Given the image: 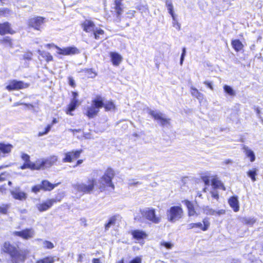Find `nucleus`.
<instances>
[{"label":"nucleus","mask_w":263,"mask_h":263,"mask_svg":"<svg viewBox=\"0 0 263 263\" xmlns=\"http://www.w3.org/2000/svg\"><path fill=\"white\" fill-rule=\"evenodd\" d=\"M104 34V31L102 29L100 28H98L96 27L94 31L93 32V34L94 35V37L96 40H99L102 39L100 36L103 35Z\"/></svg>","instance_id":"f704fd0d"},{"label":"nucleus","mask_w":263,"mask_h":263,"mask_svg":"<svg viewBox=\"0 0 263 263\" xmlns=\"http://www.w3.org/2000/svg\"><path fill=\"white\" fill-rule=\"evenodd\" d=\"M149 114L162 127L167 126L170 124L171 119L165 118V116L161 112L157 110H150Z\"/></svg>","instance_id":"6e6552de"},{"label":"nucleus","mask_w":263,"mask_h":263,"mask_svg":"<svg viewBox=\"0 0 263 263\" xmlns=\"http://www.w3.org/2000/svg\"><path fill=\"white\" fill-rule=\"evenodd\" d=\"M231 44L233 48L237 52L240 51L243 49V45L239 40H232Z\"/></svg>","instance_id":"bb28decb"},{"label":"nucleus","mask_w":263,"mask_h":263,"mask_svg":"<svg viewBox=\"0 0 263 263\" xmlns=\"http://www.w3.org/2000/svg\"><path fill=\"white\" fill-rule=\"evenodd\" d=\"M195 228V223H190L187 226V229H192Z\"/></svg>","instance_id":"052dcab7"},{"label":"nucleus","mask_w":263,"mask_h":263,"mask_svg":"<svg viewBox=\"0 0 263 263\" xmlns=\"http://www.w3.org/2000/svg\"><path fill=\"white\" fill-rule=\"evenodd\" d=\"M103 107L105 108L106 111L114 110L116 106L114 102L111 101H106L104 102L103 98Z\"/></svg>","instance_id":"2f4dec72"},{"label":"nucleus","mask_w":263,"mask_h":263,"mask_svg":"<svg viewBox=\"0 0 263 263\" xmlns=\"http://www.w3.org/2000/svg\"><path fill=\"white\" fill-rule=\"evenodd\" d=\"M13 146L11 144L0 142V154L2 153L4 155L9 154Z\"/></svg>","instance_id":"aec40b11"},{"label":"nucleus","mask_w":263,"mask_h":263,"mask_svg":"<svg viewBox=\"0 0 263 263\" xmlns=\"http://www.w3.org/2000/svg\"><path fill=\"white\" fill-rule=\"evenodd\" d=\"M21 158L22 160L24 161V163L21 165L20 168L22 170L26 168L33 170V164L30 161V156L26 154L23 153Z\"/></svg>","instance_id":"2eb2a0df"},{"label":"nucleus","mask_w":263,"mask_h":263,"mask_svg":"<svg viewBox=\"0 0 263 263\" xmlns=\"http://www.w3.org/2000/svg\"><path fill=\"white\" fill-rule=\"evenodd\" d=\"M58 161V157L52 156L46 159H39L34 162V170H44L51 167Z\"/></svg>","instance_id":"39448f33"},{"label":"nucleus","mask_w":263,"mask_h":263,"mask_svg":"<svg viewBox=\"0 0 263 263\" xmlns=\"http://www.w3.org/2000/svg\"><path fill=\"white\" fill-rule=\"evenodd\" d=\"M241 222L247 225L252 226L256 222V219L254 217H243Z\"/></svg>","instance_id":"473e14b6"},{"label":"nucleus","mask_w":263,"mask_h":263,"mask_svg":"<svg viewBox=\"0 0 263 263\" xmlns=\"http://www.w3.org/2000/svg\"><path fill=\"white\" fill-rule=\"evenodd\" d=\"M96 183V179L95 178H91L88 180L87 183L78 182L72 184V187L77 192L83 193V194H90L94 190Z\"/></svg>","instance_id":"7ed1b4c3"},{"label":"nucleus","mask_w":263,"mask_h":263,"mask_svg":"<svg viewBox=\"0 0 263 263\" xmlns=\"http://www.w3.org/2000/svg\"><path fill=\"white\" fill-rule=\"evenodd\" d=\"M212 196L214 198L217 199L219 198V195L217 193H214V192L212 193Z\"/></svg>","instance_id":"680f3d73"},{"label":"nucleus","mask_w":263,"mask_h":263,"mask_svg":"<svg viewBox=\"0 0 263 263\" xmlns=\"http://www.w3.org/2000/svg\"><path fill=\"white\" fill-rule=\"evenodd\" d=\"M60 199H58L57 198L48 199L41 203L37 204L36 206L40 212H44L49 209L54 203L57 201H60Z\"/></svg>","instance_id":"9b49d317"},{"label":"nucleus","mask_w":263,"mask_h":263,"mask_svg":"<svg viewBox=\"0 0 263 263\" xmlns=\"http://www.w3.org/2000/svg\"><path fill=\"white\" fill-rule=\"evenodd\" d=\"M103 107V98L98 95L91 101V105L87 108L86 115L89 118H93Z\"/></svg>","instance_id":"f257e3e1"},{"label":"nucleus","mask_w":263,"mask_h":263,"mask_svg":"<svg viewBox=\"0 0 263 263\" xmlns=\"http://www.w3.org/2000/svg\"><path fill=\"white\" fill-rule=\"evenodd\" d=\"M121 1L122 0H115V5H121Z\"/></svg>","instance_id":"e2e57ef3"},{"label":"nucleus","mask_w":263,"mask_h":263,"mask_svg":"<svg viewBox=\"0 0 263 263\" xmlns=\"http://www.w3.org/2000/svg\"><path fill=\"white\" fill-rule=\"evenodd\" d=\"M28 86V85L27 83H25L23 81L13 80L9 82V84L7 85L6 88L9 91H11L25 88L27 87Z\"/></svg>","instance_id":"f8f14e48"},{"label":"nucleus","mask_w":263,"mask_h":263,"mask_svg":"<svg viewBox=\"0 0 263 263\" xmlns=\"http://www.w3.org/2000/svg\"><path fill=\"white\" fill-rule=\"evenodd\" d=\"M131 234L134 239L138 240L143 239L147 236V234L145 232L140 230L132 231Z\"/></svg>","instance_id":"6ab92c4d"},{"label":"nucleus","mask_w":263,"mask_h":263,"mask_svg":"<svg viewBox=\"0 0 263 263\" xmlns=\"http://www.w3.org/2000/svg\"><path fill=\"white\" fill-rule=\"evenodd\" d=\"M115 9L117 13V17H119L123 12V10L121 8V5H115Z\"/></svg>","instance_id":"a18cd8bd"},{"label":"nucleus","mask_w":263,"mask_h":263,"mask_svg":"<svg viewBox=\"0 0 263 263\" xmlns=\"http://www.w3.org/2000/svg\"><path fill=\"white\" fill-rule=\"evenodd\" d=\"M230 206L233 209L234 211L237 212L239 210V201L237 196L230 197L228 201Z\"/></svg>","instance_id":"a211bd4d"},{"label":"nucleus","mask_w":263,"mask_h":263,"mask_svg":"<svg viewBox=\"0 0 263 263\" xmlns=\"http://www.w3.org/2000/svg\"><path fill=\"white\" fill-rule=\"evenodd\" d=\"M12 33L11 31L10 24L8 22L0 23V34Z\"/></svg>","instance_id":"4be33fe9"},{"label":"nucleus","mask_w":263,"mask_h":263,"mask_svg":"<svg viewBox=\"0 0 263 263\" xmlns=\"http://www.w3.org/2000/svg\"><path fill=\"white\" fill-rule=\"evenodd\" d=\"M57 123H58V120L56 118H53L51 124H48L45 128V130L44 132H40L39 133V136H42L48 133V132L50 130L53 124H56Z\"/></svg>","instance_id":"72a5a7b5"},{"label":"nucleus","mask_w":263,"mask_h":263,"mask_svg":"<svg viewBox=\"0 0 263 263\" xmlns=\"http://www.w3.org/2000/svg\"><path fill=\"white\" fill-rule=\"evenodd\" d=\"M68 80H69V84L72 87H74L75 86V82H74V80L73 79V78L72 77H69Z\"/></svg>","instance_id":"603ef678"},{"label":"nucleus","mask_w":263,"mask_h":263,"mask_svg":"<svg viewBox=\"0 0 263 263\" xmlns=\"http://www.w3.org/2000/svg\"><path fill=\"white\" fill-rule=\"evenodd\" d=\"M204 84H205L210 89L213 90V87L211 82L204 81Z\"/></svg>","instance_id":"5fc2aeb1"},{"label":"nucleus","mask_w":263,"mask_h":263,"mask_svg":"<svg viewBox=\"0 0 263 263\" xmlns=\"http://www.w3.org/2000/svg\"><path fill=\"white\" fill-rule=\"evenodd\" d=\"M83 30L86 32H92L94 31L96 27L93 22L90 20H85L82 24Z\"/></svg>","instance_id":"dca6fc26"},{"label":"nucleus","mask_w":263,"mask_h":263,"mask_svg":"<svg viewBox=\"0 0 263 263\" xmlns=\"http://www.w3.org/2000/svg\"><path fill=\"white\" fill-rule=\"evenodd\" d=\"M202 180L204 182V184L205 185H209L210 184V179L208 178V177H202Z\"/></svg>","instance_id":"864d4df0"},{"label":"nucleus","mask_w":263,"mask_h":263,"mask_svg":"<svg viewBox=\"0 0 263 263\" xmlns=\"http://www.w3.org/2000/svg\"><path fill=\"white\" fill-rule=\"evenodd\" d=\"M3 250L4 252L8 253L16 262L24 259V256L21 254L17 249V247L9 242H5L4 243Z\"/></svg>","instance_id":"423d86ee"},{"label":"nucleus","mask_w":263,"mask_h":263,"mask_svg":"<svg viewBox=\"0 0 263 263\" xmlns=\"http://www.w3.org/2000/svg\"><path fill=\"white\" fill-rule=\"evenodd\" d=\"M83 162V160H79L77 161V164L73 166L74 167H76L77 166H78L80 164H81Z\"/></svg>","instance_id":"69168bd1"},{"label":"nucleus","mask_w":263,"mask_h":263,"mask_svg":"<svg viewBox=\"0 0 263 263\" xmlns=\"http://www.w3.org/2000/svg\"><path fill=\"white\" fill-rule=\"evenodd\" d=\"M203 212L206 215H215L216 211L207 206L203 209Z\"/></svg>","instance_id":"a19ab883"},{"label":"nucleus","mask_w":263,"mask_h":263,"mask_svg":"<svg viewBox=\"0 0 263 263\" xmlns=\"http://www.w3.org/2000/svg\"><path fill=\"white\" fill-rule=\"evenodd\" d=\"M248 176L250 177L253 181L256 180L255 176L256 175V172L255 170H250L247 173Z\"/></svg>","instance_id":"c03bdc74"},{"label":"nucleus","mask_w":263,"mask_h":263,"mask_svg":"<svg viewBox=\"0 0 263 263\" xmlns=\"http://www.w3.org/2000/svg\"><path fill=\"white\" fill-rule=\"evenodd\" d=\"M60 183L52 184L47 180H43L42 181L41 185L34 186V193H36L40 190L50 191L55 187L57 186Z\"/></svg>","instance_id":"9d476101"},{"label":"nucleus","mask_w":263,"mask_h":263,"mask_svg":"<svg viewBox=\"0 0 263 263\" xmlns=\"http://www.w3.org/2000/svg\"><path fill=\"white\" fill-rule=\"evenodd\" d=\"M165 5L167 8L168 13L171 14L173 20L176 22V16L174 12V7L172 4V0H165Z\"/></svg>","instance_id":"a878e982"},{"label":"nucleus","mask_w":263,"mask_h":263,"mask_svg":"<svg viewBox=\"0 0 263 263\" xmlns=\"http://www.w3.org/2000/svg\"><path fill=\"white\" fill-rule=\"evenodd\" d=\"M9 209V205L7 204H3L0 206V215L6 214Z\"/></svg>","instance_id":"37998d69"},{"label":"nucleus","mask_w":263,"mask_h":263,"mask_svg":"<svg viewBox=\"0 0 263 263\" xmlns=\"http://www.w3.org/2000/svg\"><path fill=\"white\" fill-rule=\"evenodd\" d=\"M115 176L114 170L108 168L105 171L104 175L99 180L98 187L101 191H104L106 186L110 187L114 189L115 186L112 182V179Z\"/></svg>","instance_id":"f03ea898"},{"label":"nucleus","mask_w":263,"mask_h":263,"mask_svg":"<svg viewBox=\"0 0 263 263\" xmlns=\"http://www.w3.org/2000/svg\"><path fill=\"white\" fill-rule=\"evenodd\" d=\"M11 193L13 197L15 199L22 200L26 197V194L23 192H21L19 188L11 191Z\"/></svg>","instance_id":"412c9836"},{"label":"nucleus","mask_w":263,"mask_h":263,"mask_svg":"<svg viewBox=\"0 0 263 263\" xmlns=\"http://www.w3.org/2000/svg\"><path fill=\"white\" fill-rule=\"evenodd\" d=\"M166 214L167 220L174 223L182 217L183 211L181 206L174 205L168 209Z\"/></svg>","instance_id":"20e7f679"},{"label":"nucleus","mask_w":263,"mask_h":263,"mask_svg":"<svg viewBox=\"0 0 263 263\" xmlns=\"http://www.w3.org/2000/svg\"><path fill=\"white\" fill-rule=\"evenodd\" d=\"M211 184L214 189H221L226 191V187L221 181L217 178H213L211 181Z\"/></svg>","instance_id":"c85d7f7f"},{"label":"nucleus","mask_w":263,"mask_h":263,"mask_svg":"<svg viewBox=\"0 0 263 263\" xmlns=\"http://www.w3.org/2000/svg\"><path fill=\"white\" fill-rule=\"evenodd\" d=\"M191 93L198 100H201L203 98V95L199 92L196 88L193 87H191Z\"/></svg>","instance_id":"4c0bfd02"},{"label":"nucleus","mask_w":263,"mask_h":263,"mask_svg":"<svg viewBox=\"0 0 263 263\" xmlns=\"http://www.w3.org/2000/svg\"><path fill=\"white\" fill-rule=\"evenodd\" d=\"M203 223V226L201 222L195 223V228H199L203 231H206L210 226V222L208 219H204Z\"/></svg>","instance_id":"c756f323"},{"label":"nucleus","mask_w":263,"mask_h":263,"mask_svg":"<svg viewBox=\"0 0 263 263\" xmlns=\"http://www.w3.org/2000/svg\"><path fill=\"white\" fill-rule=\"evenodd\" d=\"M82 153V150H76L69 152L65 154V157L63 159V162H70L73 159L78 158L80 154Z\"/></svg>","instance_id":"ddd939ff"},{"label":"nucleus","mask_w":263,"mask_h":263,"mask_svg":"<svg viewBox=\"0 0 263 263\" xmlns=\"http://www.w3.org/2000/svg\"><path fill=\"white\" fill-rule=\"evenodd\" d=\"M82 71L86 73L89 77L91 78H93L97 76V73L92 68H85L83 69Z\"/></svg>","instance_id":"58836bf2"},{"label":"nucleus","mask_w":263,"mask_h":263,"mask_svg":"<svg viewBox=\"0 0 263 263\" xmlns=\"http://www.w3.org/2000/svg\"><path fill=\"white\" fill-rule=\"evenodd\" d=\"M81 220L82 222L83 223H84V226H86L87 225V224H86V220L85 218H82L81 219Z\"/></svg>","instance_id":"774afa93"},{"label":"nucleus","mask_w":263,"mask_h":263,"mask_svg":"<svg viewBox=\"0 0 263 263\" xmlns=\"http://www.w3.org/2000/svg\"><path fill=\"white\" fill-rule=\"evenodd\" d=\"M173 26L175 27L178 30L180 29V24L178 22L176 19V22H174V21L173 20Z\"/></svg>","instance_id":"8fccbe9b"},{"label":"nucleus","mask_w":263,"mask_h":263,"mask_svg":"<svg viewBox=\"0 0 263 263\" xmlns=\"http://www.w3.org/2000/svg\"><path fill=\"white\" fill-rule=\"evenodd\" d=\"M92 261L93 263H100V260L99 258H93Z\"/></svg>","instance_id":"0e129e2a"},{"label":"nucleus","mask_w":263,"mask_h":263,"mask_svg":"<svg viewBox=\"0 0 263 263\" xmlns=\"http://www.w3.org/2000/svg\"><path fill=\"white\" fill-rule=\"evenodd\" d=\"M140 213L143 217L154 223H158L160 221V218L156 216L154 209L146 208L141 210Z\"/></svg>","instance_id":"0eeeda50"},{"label":"nucleus","mask_w":263,"mask_h":263,"mask_svg":"<svg viewBox=\"0 0 263 263\" xmlns=\"http://www.w3.org/2000/svg\"><path fill=\"white\" fill-rule=\"evenodd\" d=\"M54 259L52 256H47L36 261V263H54Z\"/></svg>","instance_id":"ea45409f"},{"label":"nucleus","mask_w":263,"mask_h":263,"mask_svg":"<svg viewBox=\"0 0 263 263\" xmlns=\"http://www.w3.org/2000/svg\"><path fill=\"white\" fill-rule=\"evenodd\" d=\"M2 42L4 43H7V44H9V45L10 46L11 45V40L7 36L5 38H4V39L2 41Z\"/></svg>","instance_id":"3c124183"},{"label":"nucleus","mask_w":263,"mask_h":263,"mask_svg":"<svg viewBox=\"0 0 263 263\" xmlns=\"http://www.w3.org/2000/svg\"><path fill=\"white\" fill-rule=\"evenodd\" d=\"M161 245L163 246L167 249H171L173 246V245L169 242H163L161 243Z\"/></svg>","instance_id":"09e8293b"},{"label":"nucleus","mask_w":263,"mask_h":263,"mask_svg":"<svg viewBox=\"0 0 263 263\" xmlns=\"http://www.w3.org/2000/svg\"><path fill=\"white\" fill-rule=\"evenodd\" d=\"M185 55H186V48H185V47H183L182 48V53H181L180 60V64L181 65H182L183 64Z\"/></svg>","instance_id":"49530a36"},{"label":"nucleus","mask_w":263,"mask_h":263,"mask_svg":"<svg viewBox=\"0 0 263 263\" xmlns=\"http://www.w3.org/2000/svg\"><path fill=\"white\" fill-rule=\"evenodd\" d=\"M43 246L44 248L48 249H51L54 247L52 242L47 240L43 242Z\"/></svg>","instance_id":"79ce46f5"},{"label":"nucleus","mask_w":263,"mask_h":263,"mask_svg":"<svg viewBox=\"0 0 263 263\" xmlns=\"http://www.w3.org/2000/svg\"><path fill=\"white\" fill-rule=\"evenodd\" d=\"M110 58L114 65L118 66L122 61V57L116 52H110Z\"/></svg>","instance_id":"5701e85b"},{"label":"nucleus","mask_w":263,"mask_h":263,"mask_svg":"<svg viewBox=\"0 0 263 263\" xmlns=\"http://www.w3.org/2000/svg\"><path fill=\"white\" fill-rule=\"evenodd\" d=\"M139 184H141V183L139 181L134 182L133 180L129 181V184L130 185H135Z\"/></svg>","instance_id":"13d9d810"},{"label":"nucleus","mask_w":263,"mask_h":263,"mask_svg":"<svg viewBox=\"0 0 263 263\" xmlns=\"http://www.w3.org/2000/svg\"><path fill=\"white\" fill-rule=\"evenodd\" d=\"M13 234L15 236L21 237L25 239H28L32 237L31 230L26 229L21 231H14Z\"/></svg>","instance_id":"f3484780"},{"label":"nucleus","mask_w":263,"mask_h":263,"mask_svg":"<svg viewBox=\"0 0 263 263\" xmlns=\"http://www.w3.org/2000/svg\"><path fill=\"white\" fill-rule=\"evenodd\" d=\"M184 203L188 210L189 216H194L196 214V211H195L193 204L189 200H185Z\"/></svg>","instance_id":"7c9ffc66"},{"label":"nucleus","mask_w":263,"mask_h":263,"mask_svg":"<svg viewBox=\"0 0 263 263\" xmlns=\"http://www.w3.org/2000/svg\"><path fill=\"white\" fill-rule=\"evenodd\" d=\"M72 100H78V93L77 92L72 91Z\"/></svg>","instance_id":"6e6d98bb"},{"label":"nucleus","mask_w":263,"mask_h":263,"mask_svg":"<svg viewBox=\"0 0 263 263\" xmlns=\"http://www.w3.org/2000/svg\"><path fill=\"white\" fill-rule=\"evenodd\" d=\"M242 149H243L247 157L250 158V161L252 162H254L255 160V156L253 151L250 149L246 145H243Z\"/></svg>","instance_id":"b1692460"},{"label":"nucleus","mask_w":263,"mask_h":263,"mask_svg":"<svg viewBox=\"0 0 263 263\" xmlns=\"http://www.w3.org/2000/svg\"><path fill=\"white\" fill-rule=\"evenodd\" d=\"M116 220V217L115 216H112L109 219L108 222L105 224V230L106 231H108L111 226L115 224Z\"/></svg>","instance_id":"c9c22d12"},{"label":"nucleus","mask_w":263,"mask_h":263,"mask_svg":"<svg viewBox=\"0 0 263 263\" xmlns=\"http://www.w3.org/2000/svg\"><path fill=\"white\" fill-rule=\"evenodd\" d=\"M223 89L224 92L231 96H234L235 95V92L232 87L230 86L225 85L223 86Z\"/></svg>","instance_id":"e433bc0d"},{"label":"nucleus","mask_w":263,"mask_h":263,"mask_svg":"<svg viewBox=\"0 0 263 263\" xmlns=\"http://www.w3.org/2000/svg\"><path fill=\"white\" fill-rule=\"evenodd\" d=\"M46 18L42 16L34 17V29L41 31L44 28Z\"/></svg>","instance_id":"4468645a"},{"label":"nucleus","mask_w":263,"mask_h":263,"mask_svg":"<svg viewBox=\"0 0 263 263\" xmlns=\"http://www.w3.org/2000/svg\"><path fill=\"white\" fill-rule=\"evenodd\" d=\"M129 263H141V258L139 257H136L132 259Z\"/></svg>","instance_id":"de8ad7c7"},{"label":"nucleus","mask_w":263,"mask_h":263,"mask_svg":"<svg viewBox=\"0 0 263 263\" xmlns=\"http://www.w3.org/2000/svg\"><path fill=\"white\" fill-rule=\"evenodd\" d=\"M24 58L30 60L31 59V55H29L28 54H25Z\"/></svg>","instance_id":"338daca9"},{"label":"nucleus","mask_w":263,"mask_h":263,"mask_svg":"<svg viewBox=\"0 0 263 263\" xmlns=\"http://www.w3.org/2000/svg\"><path fill=\"white\" fill-rule=\"evenodd\" d=\"M79 105V100H71L70 104L68 105L66 112L67 114L70 115H72L71 112L74 111Z\"/></svg>","instance_id":"cd10ccee"},{"label":"nucleus","mask_w":263,"mask_h":263,"mask_svg":"<svg viewBox=\"0 0 263 263\" xmlns=\"http://www.w3.org/2000/svg\"><path fill=\"white\" fill-rule=\"evenodd\" d=\"M46 46L49 48L54 46V44H48ZM55 47L59 50L58 53L59 54L68 55L79 53V49L75 47H68L61 48L57 46H55Z\"/></svg>","instance_id":"1a4fd4ad"},{"label":"nucleus","mask_w":263,"mask_h":263,"mask_svg":"<svg viewBox=\"0 0 263 263\" xmlns=\"http://www.w3.org/2000/svg\"><path fill=\"white\" fill-rule=\"evenodd\" d=\"M37 51L39 54L40 57H41L43 59H40L41 61L44 60L47 62L52 61V56L49 52L45 51H42L40 50H39Z\"/></svg>","instance_id":"393cba45"},{"label":"nucleus","mask_w":263,"mask_h":263,"mask_svg":"<svg viewBox=\"0 0 263 263\" xmlns=\"http://www.w3.org/2000/svg\"><path fill=\"white\" fill-rule=\"evenodd\" d=\"M225 213H226L225 210L221 209V210H218L217 211H216L215 214L220 215L224 214Z\"/></svg>","instance_id":"4d7b16f0"},{"label":"nucleus","mask_w":263,"mask_h":263,"mask_svg":"<svg viewBox=\"0 0 263 263\" xmlns=\"http://www.w3.org/2000/svg\"><path fill=\"white\" fill-rule=\"evenodd\" d=\"M85 255L84 254H80L79 255V257H78V262H82L83 261V259Z\"/></svg>","instance_id":"bf43d9fd"}]
</instances>
